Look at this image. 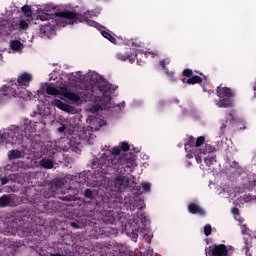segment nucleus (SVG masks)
Returning <instances> with one entry per match:
<instances>
[{
    "mask_svg": "<svg viewBox=\"0 0 256 256\" xmlns=\"http://www.w3.org/2000/svg\"><path fill=\"white\" fill-rule=\"evenodd\" d=\"M92 169H98L104 175L107 173H124L129 175L137 167V160L132 153L121 155L120 147H113L110 155L102 154L100 158H94Z\"/></svg>",
    "mask_w": 256,
    "mask_h": 256,
    "instance_id": "1",
    "label": "nucleus"
},
{
    "mask_svg": "<svg viewBox=\"0 0 256 256\" xmlns=\"http://www.w3.org/2000/svg\"><path fill=\"white\" fill-rule=\"evenodd\" d=\"M40 21H47L40 25V35H49L55 27H65V25H73L74 23H86L90 27H95V21L89 19V13H77L75 11L66 10L63 12L49 13L42 12L38 15Z\"/></svg>",
    "mask_w": 256,
    "mask_h": 256,
    "instance_id": "2",
    "label": "nucleus"
},
{
    "mask_svg": "<svg viewBox=\"0 0 256 256\" xmlns=\"http://www.w3.org/2000/svg\"><path fill=\"white\" fill-rule=\"evenodd\" d=\"M99 95H102L105 99H111V86L107 82H99L98 84L86 87L77 93L70 91L65 93L66 99L76 105L87 103V101H91L93 97L97 99Z\"/></svg>",
    "mask_w": 256,
    "mask_h": 256,
    "instance_id": "3",
    "label": "nucleus"
},
{
    "mask_svg": "<svg viewBox=\"0 0 256 256\" xmlns=\"http://www.w3.org/2000/svg\"><path fill=\"white\" fill-rule=\"evenodd\" d=\"M196 148H192V153L194 154L195 160L197 163H203V157L205 155H211V153H215L217 148L211 144H205V136H199L196 139ZM204 148H201L203 147Z\"/></svg>",
    "mask_w": 256,
    "mask_h": 256,
    "instance_id": "4",
    "label": "nucleus"
},
{
    "mask_svg": "<svg viewBox=\"0 0 256 256\" xmlns=\"http://www.w3.org/2000/svg\"><path fill=\"white\" fill-rule=\"evenodd\" d=\"M124 175L125 173H122V175L116 176L113 180L114 191H116V193H122V191H125L128 187H131V179L129 176Z\"/></svg>",
    "mask_w": 256,
    "mask_h": 256,
    "instance_id": "5",
    "label": "nucleus"
},
{
    "mask_svg": "<svg viewBox=\"0 0 256 256\" xmlns=\"http://www.w3.org/2000/svg\"><path fill=\"white\" fill-rule=\"evenodd\" d=\"M206 256H229V249L225 244H214L205 248Z\"/></svg>",
    "mask_w": 256,
    "mask_h": 256,
    "instance_id": "6",
    "label": "nucleus"
},
{
    "mask_svg": "<svg viewBox=\"0 0 256 256\" xmlns=\"http://www.w3.org/2000/svg\"><path fill=\"white\" fill-rule=\"evenodd\" d=\"M31 81H33V75H31L28 72H24L20 74L17 78V81L12 83L11 87L12 89H27L29 87Z\"/></svg>",
    "mask_w": 256,
    "mask_h": 256,
    "instance_id": "7",
    "label": "nucleus"
},
{
    "mask_svg": "<svg viewBox=\"0 0 256 256\" xmlns=\"http://www.w3.org/2000/svg\"><path fill=\"white\" fill-rule=\"evenodd\" d=\"M15 198L11 194H4L0 197V208L5 209V207H15Z\"/></svg>",
    "mask_w": 256,
    "mask_h": 256,
    "instance_id": "8",
    "label": "nucleus"
},
{
    "mask_svg": "<svg viewBox=\"0 0 256 256\" xmlns=\"http://www.w3.org/2000/svg\"><path fill=\"white\" fill-rule=\"evenodd\" d=\"M188 211L192 215H199V217H205V215H207L205 209H203V207L197 205L196 203H189Z\"/></svg>",
    "mask_w": 256,
    "mask_h": 256,
    "instance_id": "9",
    "label": "nucleus"
},
{
    "mask_svg": "<svg viewBox=\"0 0 256 256\" xmlns=\"http://www.w3.org/2000/svg\"><path fill=\"white\" fill-rule=\"evenodd\" d=\"M217 96L221 98H229L233 97V92L229 87H218L216 90Z\"/></svg>",
    "mask_w": 256,
    "mask_h": 256,
    "instance_id": "10",
    "label": "nucleus"
},
{
    "mask_svg": "<svg viewBox=\"0 0 256 256\" xmlns=\"http://www.w3.org/2000/svg\"><path fill=\"white\" fill-rule=\"evenodd\" d=\"M25 157V151H20L18 149H13L8 152L9 161H13L15 159H23Z\"/></svg>",
    "mask_w": 256,
    "mask_h": 256,
    "instance_id": "11",
    "label": "nucleus"
},
{
    "mask_svg": "<svg viewBox=\"0 0 256 256\" xmlns=\"http://www.w3.org/2000/svg\"><path fill=\"white\" fill-rule=\"evenodd\" d=\"M115 57L118 61H127L129 59L130 63H135V59H131V52H117Z\"/></svg>",
    "mask_w": 256,
    "mask_h": 256,
    "instance_id": "12",
    "label": "nucleus"
},
{
    "mask_svg": "<svg viewBox=\"0 0 256 256\" xmlns=\"http://www.w3.org/2000/svg\"><path fill=\"white\" fill-rule=\"evenodd\" d=\"M52 104L54 105V107L61 109V111H66V113H69V109H71V106L69 104H65L59 99H54Z\"/></svg>",
    "mask_w": 256,
    "mask_h": 256,
    "instance_id": "13",
    "label": "nucleus"
},
{
    "mask_svg": "<svg viewBox=\"0 0 256 256\" xmlns=\"http://www.w3.org/2000/svg\"><path fill=\"white\" fill-rule=\"evenodd\" d=\"M52 104L54 105V107L61 109V111H66V113H69V109H71V106L69 104H65L59 99H54Z\"/></svg>",
    "mask_w": 256,
    "mask_h": 256,
    "instance_id": "14",
    "label": "nucleus"
},
{
    "mask_svg": "<svg viewBox=\"0 0 256 256\" xmlns=\"http://www.w3.org/2000/svg\"><path fill=\"white\" fill-rule=\"evenodd\" d=\"M231 98H225V97H219L218 101H216L217 107H222L224 109H227V107H231L232 105Z\"/></svg>",
    "mask_w": 256,
    "mask_h": 256,
    "instance_id": "15",
    "label": "nucleus"
},
{
    "mask_svg": "<svg viewBox=\"0 0 256 256\" xmlns=\"http://www.w3.org/2000/svg\"><path fill=\"white\" fill-rule=\"evenodd\" d=\"M40 167H43L44 169H53L54 163L49 158H43L39 162Z\"/></svg>",
    "mask_w": 256,
    "mask_h": 256,
    "instance_id": "16",
    "label": "nucleus"
},
{
    "mask_svg": "<svg viewBox=\"0 0 256 256\" xmlns=\"http://www.w3.org/2000/svg\"><path fill=\"white\" fill-rule=\"evenodd\" d=\"M199 83H203V78L198 75H192L191 78L187 79L188 85H197Z\"/></svg>",
    "mask_w": 256,
    "mask_h": 256,
    "instance_id": "17",
    "label": "nucleus"
},
{
    "mask_svg": "<svg viewBox=\"0 0 256 256\" xmlns=\"http://www.w3.org/2000/svg\"><path fill=\"white\" fill-rule=\"evenodd\" d=\"M101 35L104 36L105 39H108L110 43H113V45H117V38H115L111 33L107 31H102Z\"/></svg>",
    "mask_w": 256,
    "mask_h": 256,
    "instance_id": "18",
    "label": "nucleus"
},
{
    "mask_svg": "<svg viewBox=\"0 0 256 256\" xmlns=\"http://www.w3.org/2000/svg\"><path fill=\"white\" fill-rule=\"evenodd\" d=\"M204 163L206 167H211L213 163H217V156L214 155V156L204 157Z\"/></svg>",
    "mask_w": 256,
    "mask_h": 256,
    "instance_id": "19",
    "label": "nucleus"
},
{
    "mask_svg": "<svg viewBox=\"0 0 256 256\" xmlns=\"http://www.w3.org/2000/svg\"><path fill=\"white\" fill-rule=\"evenodd\" d=\"M10 47L12 51H19L21 47H23V43H21L19 40H13L11 41Z\"/></svg>",
    "mask_w": 256,
    "mask_h": 256,
    "instance_id": "20",
    "label": "nucleus"
},
{
    "mask_svg": "<svg viewBox=\"0 0 256 256\" xmlns=\"http://www.w3.org/2000/svg\"><path fill=\"white\" fill-rule=\"evenodd\" d=\"M21 11L25 15V17H31V15H33V10H31V6L30 5H24L21 8Z\"/></svg>",
    "mask_w": 256,
    "mask_h": 256,
    "instance_id": "21",
    "label": "nucleus"
},
{
    "mask_svg": "<svg viewBox=\"0 0 256 256\" xmlns=\"http://www.w3.org/2000/svg\"><path fill=\"white\" fill-rule=\"evenodd\" d=\"M46 93L47 95H59V90L54 86H47Z\"/></svg>",
    "mask_w": 256,
    "mask_h": 256,
    "instance_id": "22",
    "label": "nucleus"
},
{
    "mask_svg": "<svg viewBox=\"0 0 256 256\" xmlns=\"http://www.w3.org/2000/svg\"><path fill=\"white\" fill-rule=\"evenodd\" d=\"M62 201H75L77 199V194H67L61 197Z\"/></svg>",
    "mask_w": 256,
    "mask_h": 256,
    "instance_id": "23",
    "label": "nucleus"
},
{
    "mask_svg": "<svg viewBox=\"0 0 256 256\" xmlns=\"http://www.w3.org/2000/svg\"><path fill=\"white\" fill-rule=\"evenodd\" d=\"M84 197L93 201V199H95V196L93 195V190H91L90 188L86 189L84 192Z\"/></svg>",
    "mask_w": 256,
    "mask_h": 256,
    "instance_id": "24",
    "label": "nucleus"
},
{
    "mask_svg": "<svg viewBox=\"0 0 256 256\" xmlns=\"http://www.w3.org/2000/svg\"><path fill=\"white\" fill-rule=\"evenodd\" d=\"M197 142V139H195V137H193V136H190L189 138H188V142H187V145L189 146V147H192V149H196V143Z\"/></svg>",
    "mask_w": 256,
    "mask_h": 256,
    "instance_id": "25",
    "label": "nucleus"
},
{
    "mask_svg": "<svg viewBox=\"0 0 256 256\" xmlns=\"http://www.w3.org/2000/svg\"><path fill=\"white\" fill-rule=\"evenodd\" d=\"M212 231H213V228L211 227V224H206L204 226V235L206 237H209V235H211Z\"/></svg>",
    "mask_w": 256,
    "mask_h": 256,
    "instance_id": "26",
    "label": "nucleus"
},
{
    "mask_svg": "<svg viewBox=\"0 0 256 256\" xmlns=\"http://www.w3.org/2000/svg\"><path fill=\"white\" fill-rule=\"evenodd\" d=\"M182 75H183V77H187L188 79H191V77L193 75V70L186 68L183 70Z\"/></svg>",
    "mask_w": 256,
    "mask_h": 256,
    "instance_id": "27",
    "label": "nucleus"
},
{
    "mask_svg": "<svg viewBox=\"0 0 256 256\" xmlns=\"http://www.w3.org/2000/svg\"><path fill=\"white\" fill-rule=\"evenodd\" d=\"M120 149L121 151H124L126 153V151H129L131 149V146L127 142H121Z\"/></svg>",
    "mask_w": 256,
    "mask_h": 256,
    "instance_id": "28",
    "label": "nucleus"
},
{
    "mask_svg": "<svg viewBox=\"0 0 256 256\" xmlns=\"http://www.w3.org/2000/svg\"><path fill=\"white\" fill-rule=\"evenodd\" d=\"M142 190L146 193L151 192V184L149 182L142 183Z\"/></svg>",
    "mask_w": 256,
    "mask_h": 256,
    "instance_id": "29",
    "label": "nucleus"
},
{
    "mask_svg": "<svg viewBox=\"0 0 256 256\" xmlns=\"http://www.w3.org/2000/svg\"><path fill=\"white\" fill-rule=\"evenodd\" d=\"M19 25L20 29H22L23 31H27V29H29V24L25 20H21Z\"/></svg>",
    "mask_w": 256,
    "mask_h": 256,
    "instance_id": "30",
    "label": "nucleus"
},
{
    "mask_svg": "<svg viewBox=\"0 0 256 256\" xmlns=\"http://www.w3.org/2000/svg\"><path fill=\"white\" fill-rule=\"evenodd\" d=\"M242 200L244 203H249L250 201H253V196H251V194H245L243 195Z\"/></svg>",
    "mask_w": 256,
    "mask_h": 256,
    "instance_id": "31",
    "label": "nucleus"
},
{
    "mask_svg": "<svg viewBox=\"0 0 256 256\" xmlns=\"http://www.w3.org/2000/svg\"><path fill=\"white\" fill-rule=\"evenodd\" d=\"M241 233L242 235H247V233H249V228L247 227V225H242L241 226Z\"/></svg>",
    "mask_w": 256,
    "mask_h": 256,
    "instance_id": "32",
    "label": "nucleus"
},
{
    "mask_svg": "<svg viewBox=\"0 0 256 256\" xmlns=\"http://www.w3.org/2000/svg\"><path fill=\"white\" fill-rule=\"evenodd\" d=\"M99 109H101V106H92L90 111L91 113H99Z\"/></svg>",
    "mask_w": 256,
    "mask_h": 256,
    "instance_id": "33",
    "label": "nucleus"
},
{
    "mask_svg": "<svg viewBox=\"0 0 256 256\" xmlns=\"http://www.w3.org/2000/svg\"><path fill=\"white\" fill-rule=\"evenodd\" d=\"M231 212H232V214H233L235 217H237V216L240 215V213H239V208H237V207L232 208Z\"/></svg>",
    "mask_w": 256,
    "mask_h": 256,
    "instance_id": "34",
    "label": "nucleus"
},
{
    "mask_svg": "<svg viewBox=\"0 0 256 256\" xmlns=\"http://www.w3.org/2000/svg\"><path fill=\"white\" fill-rule=\"evenodd\" d=\"M65 129H67V126L65 124H62L58 129V133H65Z\"/></svg>",
    "mask_w": 256,
    "mask_h": 256,
    "instance_id": "35",
    "label": "nucleus"
},
{
    "mask_svg": "<svg viewBox=\"0 0 256 256\" xmlns=\"http://www.w3.org/2000/svg\"><path fill=\"white\" fill-rule=\"evenodd\" d=\"M195 157V154L193 153V148L186 154L187 159H193Z\"/></svg>",
    "mask_w": 256,
    "mask_h": 256,
    "instance_id": "36",
    "label": "nucleus"
},
{
    "mask_svg": "<svg viewBox=\"0 0 256 256\" xmlns=\"http://www.w3.org/2000/svg\"><path fill=\"white\" fill-rule=\"evenodd\" d=\"M115 248L119 249L117 255H121V253L125 252V251H123V245H117V246H115Z\"/></svg>",
    "mask_w": 256,
    "mask_h": 256,
    "instance_id": "37",
    "label": "nucleus"
},
{
    "mask_svg": "<svg viewBox=\"0 0 256 256\" xmlns=\"http://www.w3.org/2000/svg\"><path fill=\"white\" fill-rule=\"evenodd\" d=\"M105 223H107L108 225H113V223H115V219L114 218H109L108 220H104Z\"/></svg>",
    "mask_w": 256,
    "mask_h": 256,
    "instance_id": "38",
    "label": "nucleus"
},
{
    "mask_svg": "<svg viewBox=\"0 0 256 256\" xmlns=\"http://www.w3.org/2000/svg\"><path fill=\"white\" fill-rule=\"evenodd\" d=\"M7 183H9L8 178H1V185H7Z\"/></svg>",
    "mask_w": 256,
    "mask_h": 256,
    "instance_id": "39",
    "label": "nucleus"
},
{
    "mask_svg": "<svg viewBox=\"0 0 256 256\" xmlns=\"http://www.w3.org/2000/svg\"><path fill=\"white\" fill-rule=\"evenodd\" d=\"M165 63H166L165 60L160 61V65H161V67H163L164 71L167 69V66H165Z\"/></svg>",
    "mask_w": 256,
    "mask_h": 256,
    "instance_id": "40",
    "label": "nucleus"
},
{
    "mask_svg": "<svg viewBox=\"0 0 256 256\" xmlns=\"http://www.w3.org/2000/svg\"><path fill=\"white\" fill-rule=\"evenodd\" d=\"M132 151L133 152H130V153H132V155H135L133 153H139L141 150L139 148H133Z\"/></svg>",
    "mask_w": 256,
    "mask_h": 256,
    "instance_id": "41",
    "label": "nucleus"
},
{
    "mask_svg": "<svg viewBox=\"0 0 256 256\" xmlns=\"http://www.w3.org/2000/svg\"><path fill=\"white\" fill-rule=\"evenodd\" d=\"M245 254L246 256H252L250 253H249V246H245Z\"/></svg>",
    "mask_w": 256,
    "mask_h": 256,
    "instance_id": "42",
    "label": "nucleus"
},
{
    "mask_svg": "<svg viewBox=\"0 0 256 256\" xmlns=\"http://www.w3.org/2000/svg\"><path fill=\"white\" fill-rule=\"evenodd\" d=\"M37 115H38L39 117H41V113H37V111L33 112V113L31 114V117H37Z\"/></svg>",
    "mask_w": 256,
    "mask_h": 256,
    "instance_id": "43",
    "label": "nucleus"
},
{
    "mask_svg": "<svg viewBox=\"0 0 256 256\" xmlns=\"http://www.w3.org/2000/svg\"><path fill=\"white\" fill-rule=\"evenodd\" d=\"M71 227H74V229H79V225H77L75 222L71 223Z\"/></svg>",
    "mask_w": 256,
    "mask_h": 256,
    "instance_id": "44",
    "label": "nucleus"
},
{
    "mask_svg": "<svg viewBox=\"0 0 256 256\" xmlns=\"http://www.w3.org/2000/svg\"><path fill=\"white\" fill-rule=\"evenodd\" d=\"M167 75H169V77H173V72H169L168 70L166 71Z\"/></svg>",
    "mask_w": 256,
    "mask_h": 256,
    "instance_id": "45",
    "label": "nucleus"
},
{
    "mask_svg": "<svg viewBox=\"0 0 256 256\" xmlns=\"http://www.w3.org/2000/svg\"><path fill=\"white\" fill-rule=\"evenodd\" d=\"M50 256H63V254L55 253V254H51Z\"/></svg>",
    "mask_w": 256,
    "mask_h": 256,
    "instance_id": "46",
    "label": "nucleus"
},
{
    "mask_svg": "<svg viewBox=\"0 0 256 256\" xmlns=\"http://www.w3.org/2000/svg\"><path fill=\"white\" fill-rule=\"evenodd\" d=\"M254 89V97H256V84L253 86Z\"/></svg>",
    "mask_w": 256,
    "mask_h": 256,
    "instance_id": "47",
    "label": "nucleus"
},
{
    "mask_svg": "<svg viewBox=\"0 0 256 256\" xmlns=\"http://www.w3.org/2000/svg\"><path fill=\"white\" fill-rule=\"evenodd\" d=\"M252 185L253 187H256V179H253Z\"/></svg>",
    "mask_w": 256,
    "mask_h": 256,
    "instance_id": "48",
    "label": "nucleus"
},
{
    "mask_svg": "<svg viewBox=\"0 0 256 256\" xmlns=\"http://www.w3.org/2000/svg\"><path fill=\"white\" fill-rule=\"evenodd\" d=\"M225 127H227V125L222 124V126L220 127L221 130L225 129Z\"/></svg>",
    "mask_w": 256,
    "mask_h": 256,
    "instance_id": "49",
    "label": "nucleus"
},
{
    "mask_svg": "<svg viewBox=\"0 0 256 256\" xmlns=\"http://www.w3.org/2000/svg\"><path fill=\"white\" fill-rule=\"evenodd\" d=\"M182 83H187V78H183Z\"/></svg>",
    "mask_w": 256,
    "mask_h": 256,
    "instance_id": "50",
    "label": "nucleus"
},
{
    "mask_svg": "<svg viewBox=\"0 0 256 256\" xmlns=\"http://www.w3.org/2000/svg\"><path fill=\"white\" fill-rule=\"evenodd\" d=\"M143 209H144L143 206H140V207H139V210H140V211H143Z\"/></svg>",
    "mask_w": 256,
    "mask_h": 256,
    "instance_id": "51",
    "label": "nucleus"
},
{
    "mask_svg": "<svg viewBox=\"0 0 256 256\" xmlns=\"http://www.w3.org/2000/svg\"><path fill=\"white\" fill-rule=\"evenodd\" d=\"M229 117H231V119H233V114H232V113H229Z\"/></svg>",
    "mask_w": 256,
    "mask_h": 256,
    "instance_id": "52",
    "label": "nucleus"
},
{
    "mask_svg": "<svg viewBox=\"0 0 256 256\" xmlns=\"http://www.w3.org/2000/svg\"><path fill=\"white\" fill-rule=\"evenodd\" d=\"M137 237H138L137 234H134V239H137Z\"/></svg>",
    "mask_w": 256,
    "mask_h": 256,
    "instance_id": "53",
    "label": "nucleus"
},
{
    "mask_svg": "<svg viewBox=\"0 0 256 256\" xmlns=\"http://www.w3.org/2000/svg\"><path fill=\"white\" fill-rule=\"evenodd\" d=\"M152 56H153V57H155V54H154V53H152Z\"/></svg>",
    "mask_w": 256,
    "mask_h": 256,
    "instance_id": "54",
    "label": "nucleus"
},
{
    "mask_svg": "<svg viewBox=\"0 0 256 256\" xmlns=\"http://www.w3.org/2000/svg\"><path fill=\"white\" fill-rule=\"evenodd\" d=\"M15 95H17V90H15Z\"/></svg>",
    "mask_w": 256,
    "mask_h": 256,
    "instance_id": "55",
    "label": "nucleus"
},
{
    "mask_svg": "<svg viewBox=\"0 0 256 256\" xmlns=\"http://www.w3.org/2000/svg\"><path fill=\"white\" fill-rule=\"evenodd\" d=\"M132 256H137L136 254L132 255Z\"/></svg>",
    "mask_w": 256,
    "mask_h": 256,
    "instance_id": "56",
    "label": "nucleus"
}]
</instances>
